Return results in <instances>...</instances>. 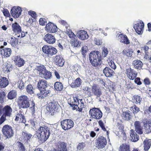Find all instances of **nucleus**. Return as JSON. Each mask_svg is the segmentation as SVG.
<instances>
[{"mask_svg": "<svg viewBox=\"0 0 151 151\" xmlns=\"http://www.w3.org/2000/svg\"><path fill=\"white\" fill-rule=\"evenodd\" d=\"M48 84L47 82L44 79L40 80L37 84V87L39 90L44 89L45 88H48Z\"/></svg>", "mask_w": 151, "mask_h": 151, "instance_id": "19", "label": "nucleus"}, {"mask_svg": "<svg viewBox=\"0 0 151 151\" xmlns=\"http://www.w3.org/2000/svg\"><path fill=\"white\" fill-rule=\"evenodd\" d=\"M30 122L33 128H36V129L37 128V126L39 125V124H38L33 120H31Z\"/></svg>", "mask_w": 151, "mask_h": 151, "instance_id": "64", "label": "nucleus"}, {"mask_svg": "<svg viewBox=\"0 0 151 151\" xmlns=\"http://www.w3.org/2000/svg\"><path fill=\"white\" fill-rule=\"evenodd\" d=\"M2 131L4 135L6 138H10L14 135L12 128L7 124L4 126L2 128Z\"/></svg>", "mask_w": 151, "mask_h": 151, "instance_id": "6", "label": "nucleus"}, {"mask_svg": "<svg viewBox=\"0 0 151 151\" xmlns=\"http://www.w3.org/2000/svg\"><path fill=\"white\" fill-rule=\"evenodd\" d=\"M42 74L43 75L42 76L46 79L50 78L52 76L51 73L46 70Z\"/></svg>", "mask_w": 151, "mask_h": 151, "instance_id": "44", "label": "nucleus"}, {"mask_svg": "<svg viewBox=\"0 0 151 151\" xmlns=\"http://www.w3.org/2000/svg\"><path fill=\"white\" fill-rule=\"evenodd\" d=\"M101 56L100 53L99 51H93L91 52L89 55V60L92 65L96 66L99 62L101 60Z\"/></svg>", "mask_w": 151, "mask_h": 151, "instance_id": "3", "label": "nucleus"}, {"mask_svg": "<svg viewBox=\"0 0 151 151\" xmlns=\"http://www.w3.org/2000/svg\"><path fill=\"white\" fill-rule=\"evenodd\" d=\"M118 40L121 42L126 44H128L130 43L127 37L125 35L124 36L122 34L119 35L118 36Z\"/></svg>", "mask_w": 151, "mask_h": 151, "instance_id": "30", "label": "nucleus"}, {"mask_svg": "<svg viewBox=\"0 0 151 151\" xmlns=\"http://www.w3.org/2000/svg\"><path fill=\"white\" fill-rule=\"evenodd\" d=\"M14 62L16 65L20 67L23 66L25 63L24 60L19 56H17L15 58Z\"/></svg>", "mask_w": 151, "mask_h": 151, "instance_id": "22", "label": "nucleus"}, {"mask_svg": "<svg viewBox=\"0 0 151 151\" xmlns=\"http://www.w3.org/2000/svg\"><path fill=\"white\" fill-rule=\"evenodd\" d=\"M35 88L34 85L29 84L25 87L26 92L28 94L32 95L34 93Z\"/></svg>", "mask_w": 151, "mask_h": 151, "instance_id": "24", "label": "nucleus"}, {"mask_svg": "<svg viewBox=\"0 0 151 151\" xmlns=\"http://www.w3.org/2000/svg\"><path fill=\"white\" fill-rule=\"evenodd\" d=\"M71 42L75 47H78L81 46V42L76 38L73 40Z\"/></svg>", "mask_w": 151, "mask_h": 151, "instance_id": "47", "label": "nucleus"}, {"mask_svg": "<svg viewBox=\"0 0 151 151\" xmlns=\"http://www.w3.org/2000/svg\"><path fill=\"white\" fill-rule=\"evenodd\" d=\"M99 126H100L101 128L104 131H106V129L104 125V123L101 120H100L99 122Z\"/></svg>", "mask_w": 151, "mask_h": 151, "instance_id": "62", "label": "nucleus"}, {"mask_svg": "<svg viewBox=\"0 0 151 151\" xmlns=\"http://www.w3.org/2000/svg\"><path fill=\"white\" fill-rule=\"evenodd\" d=\"M131 114L129 111L123 112L122 115L124 119L127 121L130 120L131 118Z\"/></svg>", "mask_w": 151, "mask_h": 151, "instance_id": "33", "label": "nucleus"}, {"mask_svg": "<svg viewBox=\"0 0 151 151\" xmlns=\"http://www.w3.org/2000/svg\"><path fill=\"white\" fill-rule=\"evenodd\" d=\"M81 80L80 78H78L75 80L74 83L71 84V86L73 87H78L81 85Z\"/></svg>", "mask_w": 151, "mask_h": 151, "instance_id": "38", "label": "nucleus"}, {"mask_svg": "<svg viewBox=\"0 0 151 151\" xmlns=\"http://www.w3.org/2000/svg\"><path fill=\"white\" fill-rule=\"evenodd\" d=\"M17 144L19 150L20 151H26L25 147L22 143L19 142L17 143Z\"/></svg>", "mask_w": 151, "mask_h": 151, "instance_id": "56", "label": "nucleus"}, {"mask_svg": "<svg viewBox=\"0 0 151 151\" xmlns=\"http://www.w3.org/2000/svg\"><path fill=\"white\" fill-rule=\"evenodd\" d=\"M119 151H130L129 145L126 144H122L120 147Z\"/></svg>", "mask_w": 151, "mask_h": 151, "instance_id": "34", "label": "nucleus"}, {"mask_svg": "<svg viewBox=\"0 0 151 151\" xmlns=\"http://www.w3.org/2000/svg\"><path fill=\"white\" fill-rule=\"evenodd\" d=\"M86 145L85 143H79L78 145L77 150L78 151H84L85 150Z\"/></svg>", "mask_w": 151, "mask_h": 151, "instance_id": "39", "label": "nucleus"}, {"mask_svg": "<svg viewBox=\"0 0 151 151\" xmlns=\"http://www.w3.org/2000/svg\"><path fill=\"white\" fill-rule=\"evenodd\" d=\"M7 117L4 115H2L1 116L0 118V125L2 124L6 120V118Z\"/></svg>", "mask_w": 151, "mask_h": 151, "instance_id": "61", "label": "nucleus"}, {"mask_svg": "<svg viewBox=\"0 0 151 151\" xmlns=\"http://www.w3.org/2000/svg\"><path fill=\"white\" fill-rule=\"evenodd\" d=\"M103 73L107 77H111L114 73V71L109 68L106 67L103 70Z\"/></svg>", "mask_w": 151, "mask_h": 151, "instance_id": "23", "label": "nucleus"}, {"mask_svg": "<svg viewBox=\"0 0 151 151\" xmlns=\"http://www.w3.org/2000/svg\"><path fill=\"white\" fill-rule=\"evenodd\" d=\"M61 125L62 128L66 130L70 129L73 127L74 122L70 119H66L61 122Z\"/></svg>", "mask_w": 151, "mask_h": 151, "instance_id": "10", "label": "nucleus"}, {"mask_svg": "<svg viewBox=\"0 0 151 151\" xmlns=\"http://www.w3.org/2000/svg\"><path fill=\"white\" fill-rule=\"evenodd\" d=\"M37 70L40 72V74L42 75L46 70L45 67L43 65L38 66L37 67Z\"/></svg>", "mask_w": 151, "mask_h": 151, "instance_id": "54", "label": "nucleus"}, {"mask_svg": "<svg viewBox=\"0 0 151 151\" xmlns=\"http://www.w3.org/2000/svg\"><path fill=\"white\" fill-rule=\"evenodd\" d=\"M24 82L22 80H19L17 82V86L20 90H22L24 88Z\"/></svg>", "mask_w": 151, "mask_h": 151, "instance_id": "43", "label": "nucleus"}, {"mask_svg": "<svg viewBox=\"0 0 151 151\" xmlns=\"http://www.w3.org/2000/svg\"><path fill=\"white\" fill-rule=\"evenodd\" d=\"M51 46H48L47 45L44 46L42 48L43 52L45 54L48 55L49 54Z\"/></svg>", "mask_w": 151, "mask_h": 151, "instance_id": "45", "label": "nucleus"}, {"mask_svg": "<svg viewBox=\"0 0 151 151\" xmlns=\"http://www.w3.org/2000/svg\"><path fill=\"white\" fill-rule=\"evenodd\" d=\"M22 10L19 7H14L12 8L11 13L12 16L15 18H17L21 15Z\"/></svg>", "mask_w": 151, "mask_h": 151, "instance_id": "12", "label": "nucleus"}, {"mask_svg": "<svg viewBox=\"0 0 151 151\" xmlns=\"http://www.w3.org/2000/svg\"><path fill=\"white\" fill-rule=\"evenodd\" d=\"M89 114L91 117L94 119H99L102 116V113L101 111L97 108L91 109L89 111Z\"/></svg>", "mask_w": 151, "mask_h": 151, "instance_id": "9", "label": "nucleus"}, {"mask_svg": "<svg viewBox=\"0 0 151 151\" xmlns=\"http://www.w3.org/2000/svg\"><path fill=\"white\" fill-rule=\"evenodd\" d=\"M60 150V151H67L66 144L64 142L61 143Z\"/></svg>", "mask_w": 151, "mask_h": 151, "instance_id": "53", "label": "nucleus"}, {"mask_svg": "<svg viewBox=\"0 0 151 151\" xmlns=\"http://www.w3.org/2000/svg\"><path fill=\"white\" fill-rule=\"evenodd\" d=\"M36 133L35 137L43 141H46L50 134L49 128L47 126L39 124L36 129Z\"/></svg>", "mask_w": 151, "mask_h": 151, "instance_id": "1", "label": "nucleus"}, {"mask_svg": "<svg viewBox=\"0 0 151 151\" xmlns=\"http://www.w3.org/2000/svg\"><path fill=\"white\" fill-rule=\"evenodd\" d=\"M59 105L58 103L53 101L49 102L46 106V110L48 112L51 113V115H53L58 108Z\"/></svg>", "mask_w": 151, "mask_h": 151, "instance_id": "8", "label": "nucleus"}, {"mask_svg": "<svg viewBox=\"0 0 151 151\" xmlns=\"http://www.w3.org/2000/svg\"><path fill=\"white\" fill-rule=\"evenodd\" d=\"M92 93L97 97H100L102 94L101 90L99 87L96 86H93L92 88Z\"/></svg>", "mask_w": 151, "mask_h": 151, "instance_id": "21", "label": "nucleus"}, {"mask_svg": "<svg viewBox=\"0 0 151 151\" xmlns=\"http://www.w3.org/2000/svg\"><path fill=\"white\" fill-rule=\"evenodd\" d=\"M49 54L48 55V56H52L53 55H55L57 52V50L56 49L51 46Z\"/></svg>", "mask_w": 151, "mask_h": 151, "instance_id": "48", "label": "nucleus"}, {"mask_svg": "<svg viewBox=\"0 0 151 151\" xmlns=\"http://www.w3.org/2000/svg\"><path fill=\"white\" fill-rule=\"evenodd\" d=\"M22 135L25 140H28L32 137V134L27 132H23L22 133Z\"/></svg>", "mask_w": 151, "mask_h": 151, "instance_id": "40", "label": "nucleus"}, {"mask_svg": "<svg viewBox=\"0 0 151 151\" xmlns=\"http://www.w3.org/2000/svg\"><path fill=\"white\" fill-rule=\"evenodd\" d=\"M117 128H118V129L117 130V131L119 132V134L120 133H121V135H120V136H122L123 135L124 136H125L126 134L124 132V127L121 124H119V125L118 124L117 126Z\"/></svg>", "mask_w": 151, "mask_h": 151, "instance_id": "36", "label": "nucleus"}, {"mask_svg": "<svg viewBox=\"0 0 151 151\" xmlns=\"http://www.w3.org/2000/svg\"><path fill=\"white\" fill-rule=\"evenodd\" d=\"M65 32L67 34L69 37L71 39L72 41L74 40L77 38V37L74 33L71 31L69 28H66V30L64 29Z\"/></svg>", "mask_w": 151, "mask_h": 151, "instance_id": "29", "label": "nucleus"}, {"mask_svg": "<svg viewBox=\"0 0 151 151\" xmlns=\"http://www.w3.org/2000/svg\"><path fill=\"white\" fill-rule=\"evenodd\" d=\"M5 94L3 91L0 92V102L3 103L4 101Z\"/></svg>", "mask_w": 151, "mask_h": 151, "instance_id": "59", "label": "nucleus"}, {"mask_svg": "<svg viewBox=\"0 0 151 151\" xmlns=\"http://www.w3.org/2000/svg\"><path fill=\"white\" fill-rule=\"evenodd\" d=\"M143 143L144 150L145 151L148 150L151 146V141L145 140L144 142Z\"/></svg>", "mask_w": 151, "mask_h": 151, "instance_id": "37", "label": "nucleus"}, {"mask_svg": "<svg viewBox=\"0 0 151 151\" xmlns=\"http://www.w3.org/2000/svg\"><path fill=\"white\" fill-rule=\"evenodd\" d=\"M39 23L40 25H44L47 23V22L45 18H41L40 19Z\"/></svg>", "mask_w": 151, "mask_h": 151, "instance_id": "63", "label": "nucleus"}, {"mask_svg": "<svg viewBox=\"0 0 151 151\" xmlns=\"http://www.w3.org/2000/svg\"><path fill=\"white\" fill-rule=\"evenodd\" d=\"M139 139V136L133 130L130 131V139L133 142H136Z\"/></svg>", "mask_w": 151, "mask_h": 151, "instance_id": "25", "label": "nucleus"}, {"mask_svg": "<svg viewBox=\"0 0 151 151\" xmlns=\"http://www.w3.org/2000/svg\"><path fill=\"white\" fill-rule=\"evenodd\" d=\"M39 90L40 91V93L37 94L39 98H43L50 96V91L48 89V88H45L44 89H40Z\"/></svg>", "mask_w": 151, "mask_h": 151, "instance_id": "15", "label": "nucleus"}, {"mask_svg": "<svg viewBox=\"0 0 151 151\" xmlns=\"http://www.w3.org/2000/svg\"><path fill=\"white\" fill-rule=\"evenodd\" d=\"M130 110L133 112L134 115L140 111L139 108L135 105L131 107Z\"/></svg>", "mask_w": 151, "mask_h": 151, "instance_id": "50", "label": "nucleus"}, {"mask_svg": "<svg viewBox=\"0 0 151 151\" xmlns=\"http://www.w3.org/2000/svg\"><path fill=\"white\" fill-rule=\"evenodd\" d=\"M18 40L15 37H11L10 38V43L12 46H14L18 43Z\"/></svg>", "mask_w": 151, "mask_h": 151, "instance_id": "49", "label": "nucleus"}, {"mask_svg": "<svg viewBox=\"0 0 151 151\" xmlns=\"http://www.w3.org/2000/svg\"><path fill=\"white\" fill-rule=\"evenodd\" d=\"M12 108L9 106L6 105L4 107L0 106V116L2 114L9 118L12 115Z\"/></svg>", "mask_w": 151, "mask_h": 151, "instance_id": "5", "label": "nucleus"}, {"mask_svg": "<svg viewBox=\"0 0 151 151\" xmlns=\"http://www.w3.org/2000/svg\"><path fill=\"white\" fill-rule=\"evenodd\" d=\"M61 24L65 26V29L66 30V28L68 29V25L67 23V22L61 19H60L58 21Z\"/></svg>", "mask_w": 151, "mask_h": 151, "instance_id": "57", "label": "nucleus"}, {"mask_svg": "<svg viewBox=\"0 0 151 151\" xmlns=\"http://www.w3.org/2000/svg\"><path fill=\"white\" fill-rule=\"evenodd\" d=\"M109 52L107 48L104 47L103 48L102 52V56L103 57H106Z\"/></svg>", "mask_w": 151, "mask_h": 151, "instance_id": "55", "label": "nucleus"}, {"mask_svg": "<svg viewBox=\"0 0 151 151\" xmlns=\"http://www.w3.org/2000/svg\"><path fill=\"white\" fill-rule=\"evenodd\" d=\"M44 40L47 43L50 44H53L55 42V37L52 35L48 33L44 37Z\"/></svg>", "mask_w": 151, "mask_h": 151, "instance_id": "16", "label": "nucleus"}, {"mask_svg": "<svg viewBox=\"0 0 151 151\" xmlns=\"http://www.w3.org/2000/svg\"><path fill=\"white\" fill-rule=\"evenodd\" d=\"M9 84V81L7 78L4 77H0V88L6 87Z\"/></svg>", "mask_w": 151, "mask_h": 151, "instance_id": "26", "label": "nucleus"}, {"mask_svg": "<svg viewBox=\"0 0 151 151\" xmlns=\"http://www.w3.org/2000/svg\"><path fill=\"white\" fill-rule=\"evenodd\" d=\"M17 115L19 117L20 122L25 123L26 122V121L22 111L21 110H20Z\"/></svg>", "mask_w": 151, "mask_h": 151, "instance_id": "35", "label": "nucleus"}, {"mask_svg": "<svg viewBox=\"0 0 151 151\" xmlns=\"http://www.w3.org/2000/svg\"><path fill=\"white\" fill-rule=\"evenodd\" d=\"M54 88L58 91H61L63 88V84L60 82H57L55 83Z\"/></svg>", "mask_w": 151, "mask_h": 151, "instance_id": "32", "label": "nucleus"}, {"mask_svg": "<svg viewBox=\"0 0 151 151\" xmlns=\"http://www.w3.org/2000/svg\"><path fill=\"white\" fill-rule=\"evenodd\" d=\"M109 65L113 69L115 70L116 68V66L114 62L112 60H109L108 61Z\"/></svg>", "mask_w": 151, "mask_h": 151, "instance_id": "60", "label": "nucleus"}, {"mask_svg": "<svg viewBox=\"0 0 151 151\" xmlns=\"http://www.w3.org/2000/svg\"><path fill=\"white\" fill-rule=\"evenodd\" d=\"M142 99L140 96L138 95L134 96V98L133 99V100L134 102H135L136 104H140V102L141 101Z\"/></svg>", "mask_w": 151, "mask_h": 151, "instance_id": "46", "label": "nucleus"}, {"mask_svg": "<svg viewBox=\"0 0 151 151\" xmlns=\"http://www.w3.org/2000/svg\"><path fill=\"white\" fill-rule=\"evenodd\" d=\"M126 73L128 77L132 80L134 79L137 75V73L136 71L131 69L130 68L126 70Z\"/></svg>", "mask_w": 151, "mask_h": 151, "instance_id": "14", "label": "nucleus"}, {"mask_svg": "<svg viewBox=\"0 0 151 151\" xmlns=\"http://www.w3.org/2000/svg\"><path fill=\"white\" fill-rule=\"evenodd\" d=\"M145 122H143L144 126L145 128L146 132L148 133L151 132V125H149L147 123H145Z\"/></svg>", "mask_w": 151, "mask_h": 151, "instance_id": "52", "label": "nucleus"}, {"mask_svg": "<svg viewBox=\"0 0 151 151\" xmlns=\"http://www.w3.org/2000/svg\"><path fill=\"white\" fill-rule=\"evenodd\" d=\"M45 30L49 33H54L58 31L56 25L51 22H49L46 25Z\"/></svg>", "mask_w": 151, "mask_h": 151, "instance_id": "11", "label": "nucleus"}, {"mask_svg": "<svg viewBox=\"0 0 151 151\" xmlns=\"http://www.w3.org/2000/svg\"><path fill=\"white\" fill-rule=\"evenodd\" d=\"M132 64L135 68L138 69L142 68L143 65L142 62L139 60H136L133 61Z\"/></svg>", "mask_w": 151, "mask_h": 151, "instance_id": "27", "label": "nucleus"}, {"mask_svg": "<svg viewBox=\"0 0 151 151\" xmlns=\"http://www.w3.org/2000/svg\"><path fill=\"white\" fill-rule=\"evenodd\" d=\"M141 51L142 53H145V55L148 56L150 49L148 46L147 45H145L143 47L141 48Z\"/></svg>", "mask_w": 151, "mask_h": 151, "instance_id": "41", "label": "nucleus"}, {"mask_svg": "<svg viewBox=\"0 0 151 151\" xmlns=\"http://www.w3.org/2000/svg\"><path fill=\"white\" fill-rule=\"evenodd\" d=\"M54 60L57 65L61 67L63 65L65 61L61 56L57 55L54 58Z\"/></svg>", "mask_w": 151, "mask_h": 151, "instance_id": "18", "label": "nucleus"}, {"mask_svg": "<svg viewBox=\"0 0 151 151\" xmlns=\"http://www.w3.org/2000/svg\"><path fill=\"white\" fill-rule=\"evenodd\" d=\"M36 106L35 104L33 101H32L31 106L30 108V109L32 111V113L33 114L35 111Z\"/></svg>", "mask_w": 151, "mask_h": 151, "instance_id": "58", "label": "nucleus"}, {"mask_svg": "<svg viewBox=\"0 0 151 151\" xmlns=\"http://www.w3.org/2000/svg\"><path fill=\"white\" fill-rule=\"evenodd\" d=\"M106 139L103 136L98 137L95 140V145L99 149L104 148L107 144Z\"/></svg>", "mask_w": 151, "mask_h": 151, "instance_id": "7", "label": "nucleus"}, {"mask_svg": "<svg viewBox=\"0 0 151 151\" xmlns=\"http://www.w3.org/2000/svg\"><path fill=\"white\" fill-rule=\"evenodd\" d=\"M18 103L20 108L27 109L30 105L29 100L28 97L26 95L19 96L18 98Z\"/></svg>", "mask_w": 151, "mask_h": 151, "instance_id": "4", "label": "nucleus"}, {"mask_svg": "<svg viewBox=\"0 0 151 151\" xmlns=\"http://www.w3.org/2000/svg\"><path fill=\"white\" fill-rule=\"evenodd\" d=\"M122 54L127 57H131L133 53L132 51L127 50H124L122 52Z\"/></svg>", "mask_w": 151, "mask_h": 151, "instance_id": "51", "label": "nucleus"}, {"mask_svg": "<svg viewBox=\"0 0 151 151\" xmlns=\"http://www.w3.org/2000/svg\"><path fill=\"white\" fill-rule=\"evenodd\" d=\"M134 126L135 127V130L136 132L139 134L143 133L142 130V127L141 126V122L137 121L134 123Z\"/></svg>", "mask_w": 151, "mask_h": 151, "instance_id": "28", "label": "nucleus"}, {"mask_svg": "<svg viewBox=\"0 0 151 151\" xmlns=\"http://www.w3.org/2000/svg\"><path fill=\"white\" fill-rule=\"evenodd\" d=\"M144 24L143 22L139 21L134 25V28L136 32L139 35L141 34L143 32Z\"/></svg>", "mask_w": 151, "mask_h": 151, "instance_id": "13", "label": "nucleus"}, {"mask_svg": "<svg viewBox=\"0 0 151 151\" xmlns=\"http://www.w3.org/2000/svg\"><path fill=\"white\" fill-rule=\"evenodd\" d=\"M12 30L17 33H20L22 31V29L19 25L17 23L13 24L12 25Z\"/></svg>", "mask_w": 151, "mask_h": 151, "instance_id": "31", "label": "nucleus"}, {"mask_svg": "<svg viewBox=\"0 0 151 151\" xmlns=\"http://www.w3.org/2000/svg\"><path fill=\"white\" fill-rule=\"evenodd\" d=\"M77 36L80 39L84 40L88 37L87 32L84 30L78 31L77 33Z\"/></svg>", "mask_w": 151, "mask_h": 151, "instance_id": "20", "label": "nucleus"}, {"mask_svg": "<svg viewBox=\"0 0 151 151\" xmlns=\"http://www.w3.org/2000/svg\"><path fill=\"white\" fill-rule=\"evenodd\" d=\"M16 95L17 93L15 91H12L9 93L7 97L9 99H12L16 97Z\"/></svg>", "mask_w": 151, "mask_h": 151, "instance_id": "42", "label": "nucleus"}, {"mask_svg": "<svg viewBox=\"0 0 151 151\" xmlns=\"http://www.w3.org/2000/svg\"><path fill=\"white\" fill-rule=\"evenodd\" d=\"M68 104L73 108L74 110H77L80 111L82 109L85 107V100L82 99H80L78 96L73 97L70 99V102L69 101Z\"/></svg>", "mask_w": 151, "mask_h": 151, "instance_id": "2", "label": "nucleus"}, {"mask_svg": "<svg viewBox=\"0 0 151 151\" xmlns=\"http://www.w3.org/2000/svg\"><path fill=\"white\" fill-rule=\"evenodd\" d=\"M2 55L4 57H9L11 54L12 52L11 50L9 48H5L3 46L1 47V50Z\"/></svg>", "mask_w": 151, "mask_h": 151, "instance_id": "17", "label": "nucleus"}]
</instances>
